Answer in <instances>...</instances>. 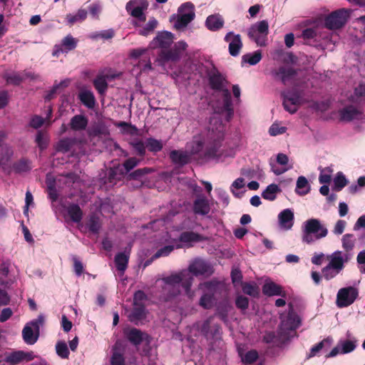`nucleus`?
I'll use <instances>...</instances> for the list:
<instances>
[{
	"label": "nucleus",
	"instance_id": "bb28decb",
	"mask_svg": "<svg viewBox=\"0 0 365 365\" xmlns=\"http://www.w3.org/2000/svg\"><path fill=\"white\" fill-rule=\"evenodd\" d=\"M130 322L138 325L146 317L144 304H133V308L128 316Z\"/></svg>",
	"mask_w": 365,
	"mask_h": 365
},
{
	"label": "nucleus",
	"instance_id": "393cba45",
	"mask_svg": "<svg viewBox=\"0 0 365 365\" xmlns=\"http://www.w3.org/2000/svg\"><path fill=\"white\" fill-rule=\"evenodd\" d=\"M170 158L174 164L183 166L190 162L191 155L188 150H173L170 153Z\"/></svg>",
	"mask_w": 365,
	"mask_h": 365
},
{
	"label": "nucleus",
	"instance_id": "4be33fe9",
	"mask_svg": "<svg viewBox=\"0 0 365 365\" xmlns=\"http://www.w3.org/2000/svg\"><path fill=\"white\" fill-rule=\"evenodd\" d=\"M192 211L195 215L205 216L210 211V203L204 195H198L193 201Z\"/></svg>",
	"mask_w": 365,
	"mask_h": 365
},
{
	"label": "nucleus",
	"instance_id": "f704fd0d",
	"mask_svg": "<svg viewBox=\"0 0 365 365\" xmlns=\"http://www.w3.org/2000/svg\"><path fill=\"white\" fill-rule=\"evenodd\" d=\"M114 261L117 269L120 272L121 274H123L124 272L128 267L129 253H126L125 252L118 253L115 256Z\"/></svg>",
	"mask_w": 365,
	"mask_h": 365
},
{
	"label": "nucleus",
	"instance_id": "2f4dec72",
	"mask_svg": "<svg viewBox=\"0 0 365 365\" xmlns=\"http://www.w3.org/2000/svg\"><path fill=\"white\" fill-rule=\"evenodd\" d=\"M222 284L220 282L210 280L200 283L198 288L202 290V293L215 297V294L218 292Z\"/></svg>",
	"mask_w": 365,
	"mask_h": 365
},
{
	"label": "nucleus",
	"instance_id": "c85d7f7f",
	"mask_svg": "<svg viewBox=\"0 0 365 365\" xmlns=\"http://www.w3.org/2000/svg\"><path fill=\"white\" fill-rule=\"evenodd\" d=\"M221 92L222 96V111L226 113V120L230 121L234 115L231 94L227 88Z\"/></svg>",
	"mask_w": 365,
	"mask_h": 365
},
{
	"label": "nucleus",
	"instance_id": "1a4fd4ad",
	"mask_svg": "<svg viewBox=\"0 0 365 365\" xmlns=\"http://www.w3.org/2000/svg\"><path fill=\"white\" fill-rule=\"evenodd\" d=\"M83 147V143L81 140L75 138H65L58 142L56 150L63 153L71 152L73 156H78L85 154Z\"/></svg>",
	"mask_w": 365,
	"mask_h": 365
},
{
	"label": "nucleus",
	"instance_id": "aec40b11",
	"mask_svg": "<svg viewBox=\"0 0 365 365\" xmlns=\"http://www.w3.org/2000/svg\"><path fill=\"white\" fill-rule=\"evenodd\" d=\"M207 76L209 84L212 90L222 91L227 89L225 88V78L215 68L207 73Z\"/></svg>",
	"mask_w": 365,
	"mask_h": 365
},
{
	"label": "nucleus",
	"instance_id": "4d7b16f0",
	"mask_svg": "<svg viewBox=\"0 0 365 365\" xmlns=\"http://www.w3.org/2000/svg\"><path fill=\"white\" fill-rule=\"evenodd\" d=\"M215 300L214 297L202 293L199 301V304L205 309H210L213 307Z\"/></svg>",
	"mask_w": 365,
	"mask_h": 365
},
{
	"label": "nucleus",
	"instance_id": "412c9836",
	"mask_svg": "<svg viewBox=\"0 0 365 365\" xmlns=\"http://www.w3.org/2000/svg\"><path fill=\"white\" fill-rule=\"evenodd\" d=\"M147 51V49L136 48L133 49L130 52V57L133 58L137 59L143 56V58L140 61H139L138 63V67L139 68L141 72H148L152 70V66L149 57L148 56L145 55Z\"/></svg>",
	"mask_w": 365,
	"mask_h": 365
},
{
	"label": "nucleus",
	"instance_id": "8fccbe9b",
	"mask_svg": "<svg viewBox=\"0 0 365 365\" xmlns=\"http://www.w3.org/2000/svg\"><path fill=\"white\" fill-rule=\"evenodd\" d=\"M347 183L348 180L345 175L341 172H339L334 178V189L336 191H340L347 185Z\"/></svg>",
	"mask_w": 365,
	"mask_h": 365
},
{
	"label": "nucleus",
	"instance_id": "20e7f679",
	"mask_svg": "<svg viewBox=\"0 0 365 365\" xmlns=\"http://www.w3.org/2000/svg\"><path fill=\"white\" fill-rule=\"evenodd\" d=\"M195 18L194 4L190 1L182 4L178 9V13L170 16V22L173 28L179 31H184L188 24Z\"/></svg>",
	"mask_w": 365,
	"mask_h": 365
},
{
	"label": "nucleus",
	"instance_id": "72a5a7b5",
	"mask_svg": "<svg viewBox=\"0 0 365 365\" xmlns=\"http://www.w3.org/2000/svg\"><path fill=\"white\" fill-rule=\"evenodd\" d=\"M88 123V118L85 115L79 114L71 118L69 126L73 130L81 131L86 128Z\"/></svg>",
	"mask_w": 365,
	"mask_h": 365
},
{
	"label": "nucleus",
	"instance_id": "13d9d810",
	"mask_svg": "<svg viewBox=\"0 0 365 365\" xmlns=\"http://www.w3.org/2000/svg\"><path fill=\"white\" fill-rule=\"evenodd\" d=\"M341 271L338 269H335L333 268V267H331L330 265L327 264L322 269V277L326 280H330L335 277H336Z\"/></svg>",
	"mask_w": 365,
	"mask_h": 365
},
{
	"label": "nucleus",
	"instance_id": "39448f33",
	"mask_svg": "<svg viewBox=\"0 0 365 365\" xmlns=\"http://www.w3.org/2000/svg\"><path fill=\"white\" fill-rule=\"evenodd\" d=\"M300 324L299 316L294 312L289 304V312L285 317L281 316V324L278 334L282 341L289 340L295 335V330Z\"/></svg>",
	"mask_w": 365,
	"mask_h": 365
},
{
	"label": "nucleus",
	"instance_id": "0eeeda50",
	"mask_svg": "<svg viewBox=\"0 0 365 365\" xmlns=\"http://www.w3.org/2000/svg\"><path fill=\"white\" fill-rule=\"evenodd\" d=\"M44 323V317L42 314L29 322H28L22 330V337L24 342L29 345L34 344L38 337L40 333V327Z\"/></svg>",
	"mask_w": 365,
	"mask_h": 365
},
{
	"label": "nucleus",
	"instance_id": "f8f14e48",
	"mask_svg": "<svg viewBox=\"0 0 365 365\" xmlns=\"http://www.w3.org/2000/svg\"><path fill=\"white\" fill-rule=\"evenodd\" d=\"M349 14V11L345 9L334 11L325 18V26L329 29H339L346 24Z\"/></svg>",
	"mask_w": 365,
	"mask_h": 365
},
{
	"label": "nucleus",
	"instance_id": "3c124183",
	"mask_svg": "<svg viewBox=\"0 0 365 365\" xmlns=\"http://www.w3.org/2000/svg\"><path fill=\"white\" fill-rule=\"evenodd\" d=\"M77 43L78 41L69 34L62 39L61 46L65 48V52L67 53L68 51L76 48L77 46Z\"/></svg>",
	"mask_w": 365,
	"mask_h": 365
},
{
	"label": "nucleus",
	"instance_id": "6ab92c4d",
	"mask_svg": "<svg viewBox=\"0 0 365 365\" xmlns=\"http://www.w3.org/2000/svg\"><path fill=\"white\" fill-rule=\"evenodd\" d=\"M302 37L306 44L318 46L321 45L319 43L320 39L327 38L328 35L326 34L322 36L318 29L309 28L302 31Z\"/></svg>",
	"mask_w": 365,
	"mask_h": 365
},
{
	"label": "nucleus",
	"instance_id": "a19ab883",
	"mask_svg": "<svg viewBox=\"0 0 365 365\" xmlns=\"http://www.w3.org/2000/svg\"><path fill=\"white\" fill-rule=\"evenodd\" d=\"M31 161L26 158H21L15 162L12 168L16 173L21 174L23 173L29 172L31 170Z\"/></svg>",
	"mask_w": 365,
	"mask_h": 365
},
{
	"label": "nucleus",
	"instance_id": "5fc2aeb1",
	"mask_svg": "<svg viewBox=\"0 0 365 365\" xmlns=\"http://www.w3.org/2000/svg\"><path fill=\"white\" fill-rule=\"evenodd\" d=\"M153 170L148 168L137 169L135 171L129 173L128 178L130 180H141L145 175L150 173Z\"/></svg>",
	"mask_w": 365,
	"mask_h": 365
},
{
	"label": "nucleus",
	"instance_id": "6e6552de",
	"mask_svg": "<svg viewBox=\"0 0 365 365\" xmlns=\"http://www.w3.org/2000/svg\"><path fill=\"white\" fill-rule=\"evenodd\" d=\"M268 33V22L262 20L252 25L248 29L247 35L257 46H264L267 44Z\"/></svg>",
	"mask_w": 365,
	"mask_h": 365
},
{
	"label": "nucleus",
	"instance_id": "ddd939ff",
	"mask_svg": "<svg viewBox=\"0 0 365 365\" xmlns=\"http://www.w3.org/2000/svg\"><path fill=\"white\" fill-rule=\"evenodd\" d=\"M199 330L207 340L217 341L221 338V327L214 322L212 316L208 317L201 324Z\"/></svg>",
	"mask_w": 365,
	"mask_h": 365
},
{
	"label": "nucleus",
	"instance_id": "774afa93",
	"mask_svg": "<svg viewBox=\"0 0 365 365\" xmlns=\"http://www.w3.org/2000/svg\"><path fill=\"white\" fill-rule=\"evenodd\" d=\"M130 144L138 155L143 157L145 155L146 143L145 144L140 140H135Z\"/></svg>",
	"mask_w": 365,
	"mask_h": 365
},
{
	"label": "nucleus",
	"instance_id": "f03ea898",
	"mask_svg": "<svg viewBox=\"0 0 365 365\" xmlns=\"http://www.w3.org/2000/svg\"><path fill=\"white\" fill-rule=\"evenodd\" d=\"M163 282L164 285L160 299L165 302H168L178 296L180 292V287L184 289L189 298L194 296V292L191 290L193 277L185 269L164 277Z\"/></svg>",
	"mask_w": 365,
	"mask_h": 365
},
{
	"label": "nucleus",
	"instance_id": "6e6d98bb",
	"mask_svg": "<svg viewBox=\"0 0 365 365\" xmlns=\"http://www.w3.org/2000/svg\"><path fill=\"white\" fill-rule=\"evenodd\" d=\"M146 148L150 152H158L163 148V143L160 140H156L153 138H149L146 140Z\"/></svg>",
	"mask_w": 365,
	"mask_h": 365
},
{
	"label": "nucleus",
	"instance_id": "dca6fc26",
	"mask_svg": "<svg viewBox=\"0 0 365 365\" xmlns=\"http://www.w3.org/2000/svg\"><path fill=\"white\" fill-rule=\"evenodd\" d=\"M353 257V253H344L340 250H336L331 255H328L327 258L329 259V265L333 267L334 269L342 271L344 264L347 263Z\"/></svg>",
	"mask_w": 365,
	"mask_h": 365
},
{
	"label": "nucleus",
	"instance_id": "a18cd8bd",
	"mask_svg": "<svg viewBox=\"0 0 365 365\" xmlns=\"http://www.w3.org/2000/svg\"><path fill=\"white\" fill-rule=\"evenodd\" d=\"M24 351H14L5 356L4 361L9 365H16L23 361Z\"/></svg>",
	"mask_w": 365,
	"mask_h": 365
},
{
	"label": "nucleus",
	"instance_id": "a878e982",
	"mask_svg": "<svg viewBox=\"0 0 365 365\" xmlns=\"http://www.w3.org/2000/svg\"><path fill=\"white\" fill-rule=\"evenodd\" d=\"M202 237L200 235L195 233L194 232H182L180 236H179V242L176 243L175 248L179 249L182 247V245L181 243H183L185 245L190 247L191 243L192 242H197L202 240Z\"/></svg>",
	"mask_w": 365,
	"mask_h": 365
},
{
	"label": "nucleus",
	"instance_id": "0e129e2a",
	"mask_svg": "<svg viewBox=\"0 0 365 365\" xmlns=\"http://www.w3.org/2000/svg\"><path fill=\"white\" fill-rule=\"evenodd\" d=\"M5 79L8 83L13 85H19L24 80V77L18 73H9L5 76Z\"/></svg>",
	"mask_w": 365,
	"mask_h": 365
},
{
	"label": "nucleus",
	"instance_id": "7ed1b4c3",
	"mask_svg": "<svg viewBox=\"0 0 365 365\" xmlns=\"http://www.w3.org/2000/svg\"><path fill=\"white\" fill-rule=\"evenodd\" d=\"M328 233L327 227L319 219H309L302 226V240L308 245L326 237Z\"/></svg>",
	"mask_w": 365,
	"mask_h": 365
},
{
	"label": "nucleus",
	"instance_id": "49530a36",
	"mask_svg": "<svg viewBox=\"0 0 365 365\" xmlns=\"http://www.w3.org/2000/svg\"><path fill=\"white\" fill-rule=\"evenodd\" d=\"M262 59V53L260 51H256L253 53H248L242 56V63H247L251 66L256 65Z\"/></svg>",
	"mask_w": 365,
	"mask_h": 365
},
{
	"label": "nucleus",
	"instance_id": "c03bdc74",
	"mask_svg": "<svg viewBox=\"0 0 365 365\" xmlns=\"http://www.w3.org/2000/svg\"><path fill=\"white\" fill-rule=\"evenodd\" d=\"M87 11L79 9L76 14H68L66 15V20L68 25H73L77 22L84 21L87 17Z\"/></svg>",
	"mask_w": 365,
	"mask_h": 365
},
{
	"label": "nucleus",
	"instance_id": "a211bd4d",
	"mask_svg": "<svg viewBox=\"0 0 365 365\" xmlns=\"http://www.w3.org/2000/svg\"><path fill=\"white\" fill-rule=\"evenodd\" d=\"M224 40L229 43L228 50L230 54L234 57L239 56L243 46L241 36L230 31L225 35Z\"/></svg>",
	"mask_w": 365,
	"mask_h": 365
},
{
	"label": "nucleus",
	"instance_id": "ea45409f",
	"mask_svg": "<svg viewBox=\"0 0 365 365\" xmlns=\"http://www.w3.org/2000/svg\"><path fill=\"white\" fill-rule=\"evenodd\" d=\"M66 210L73 222L78 223L81 221L83 212L78 205L71 203L68 205Z\"/></svg>",
	"mask_w": 365,
	"mask_h": 365
},
{
	"label": "nucleus",
	"instance_id": "cd10ccee",
	"mask_svg": "<svg viewBox=\"0 0 365 365\" xmlns=\"http://www.w3.org/2000/svg\"><path fill=\"white\" fill-rule=\"evenodd\" d=\"M125 334L129 341L135 346L140 344L144 340L149 341V336L136 328H132Z\"/></svg>",
	"mask_w": 365,
	"mask_h": 365
},
{
	"label": "nucleus",
	"instance_id": "f3484780",
	"mask_svg": "<svg viewBox=\"0 0 365 365\" xmlns=\"http://www.w3.org/2000/svg\"><path fill=\"white\" fill-rule=\"evenodd\" d=\"M187 44L184 41L177 42L173 48L168 51H163L160 56L163 60L175 61L179 60L186 50Z\"/></svg>",
	"mask_w": 365,
	"mask_h": 365
},
{
	"label": "nucleus",
	"instance_id": "473e14b6",
	"mask_svg": "<svg viewBox=\"0 0 365 365\" xmlns=\"http://www.w3.org/2000/svg\"><path fill=\"white\" fill-rule=\"evenodd\" d=\"M143 24V23H140V26L134 27L136 29L139 35L147 36L153 33L158 22L154 17H151L144 26Z\"/></svg>",
	"mask_w": 365,
	"mask_h": 365
},
{
	"label": "nucleus",
	"instance_id": "58836bf2",
	"mask_svg": "<svg viewBox=\"0 0 365 365\" xmlns=\"http://www.w3.org/2000/svg\"><path fill=\"white\" fill-rule=\"evenodd\" d=\"M262 292L267 296H283L282 287L272 282L265 283Z\"/></svg>",
	"mask_w": 365,
	"mask_h": 365
},
{
	"label": "nucleus",
	"instance_id": "9d476101",
	"mask_svg": "<svg viewBox=\"0 0 365 365\" xmlns=\"http://www.w3.org/2000/svg\"><path fill=\"white\" fill-rule=\"evenodd\" d=\"M283 98V106L290 113H294L299 106L304 103L302 94L295 90H289L282 92Z\"/></svg>",
	"mask_w": 365,
	"mask_h": 365
},
{
	"label": "nucleus",
	"instance_id": "5701e85b",
	"mask_svg": "<svg viewBox=\"0 0 365 365\" xmlns=\"http://www.w3.org/2000/svg\"><path fill=\"white\" fill-rule=\"evenodd\" d=\"M339 120L343 122H350L362 118V111L354 106H348L339 110Z\"/></svg>",
	"mask_w": 365,
	"mask_h": 365
},
{
	"label": "nucleus",
	"instance_id": "79ce46f5",
	"mask_svg": "<svg viewBox=\"0 0 365 365\" xmlns=\"http://www.w3.org/2000/svg\"><path fill=\"white\" fill-rule=\"evenodd\" d=\"M281 191L279 185L272 183L269 185L262 192V197L267 200L273 201L276 199L277 195L281 192Z\"/></svg>",
	"mask_w": 365,
	"mask_h": 365
},
{
	"label": "nucleus",
	"instance_id": "2eb2a0df",
	"mask_svg": "<svg viewBox=\"0 0 365 365\" xmlns=\"http://www.w3.org/2000/svg\"><path fill=\"white\" fill-rule=\"evenodd\" d=\"M270 73L276 81H281L284 85L292 81L297 76L295 69L290 66H282L278 68H273Z\"/></svg>",
	"mask_w": 365,
	"mask_h": 365
},
{
	"label": "nucleus",
	"instance_id": "9b49d317",
	"mask_svg": "<svg viewBox=\"0 0 365 365\" xmlns=\"http://www.w3.org/2000/svg\"><path fill=\"white\" fill-rule=\"evenodd\" d=\"M359 296V291L354 287H346L339 289L336 304L339 308H344L352 304Z\"/></svg>",
	"mask_w": 365,
	"mask_h": 365
},
{
	"label": "nucleus",
	"instance_id": "423d86ee",
	"mask_svg": "<svg viewBox=\"0 0 365 365\" xmlns=\"http://www.w3.org/2000/svg\"><path fill=\"white\" fill-rule=\"evenodd\" d=\"M148 2L146 0H130L125 5L128 13L135 18L131 22L133 26H140V23L146 21V15L144 13L148 9Z\"/></svg>",
	"mask_w": 365,
	"mask_h": 365
},
{
	"label": "nucleus",
	"instance_id": "de8ad7c7",
	"mask_svg": "<svg viewBox=\"0 0 365 365\" xmlns=\"http://www.w3.org/2000/svg\"><path fill=\"white\" fill-rule=\"evenodd\" d=\"M331 343V339H330L329 338L325 339L322 340V341L317 343V344H315L314 346H313L311 348L310 352L308 355V358H311V357H314V356H317L319 353V351L324 348V346L326 345L329 346Z\"/></svg>",
	"mask_w": 365,
	"mask_h": 365
},
{
	"label": "nucleus",
	"instance_id": "603ef678",
	"mask_svg": "<svg viewBox=\"0 0 365 365\" xmlns=\"http://www.w3.org/2000/svg\"><path fill=\"white\" fill-rule=\"evenodd\" d=\"M57 355L61 359H68L70 354L68 346L65 341H58L56 344Z\"/></svg>",
	"mask_w": 365,
	"mask_h": 365
},
{
	"label": "nucleus",
	"instance_id": "7c9ffc66",
	"mask_svg": "<svg viewBox=\"0 0 365 365\" xmlns=\"http://www.w3.org/2000/svg\"><path fill=\"white\" fill-rule=\"evenodd\" d=\"M224 24V19L219 14L208 16L205 21V26L211 31H219L223 27Z\"/></svg>",
	"mask_w": 365,
	"mask_h": 365
},
{
	"label": "nucleus",
	"instance_id": "680f3d73",
	"mask_svg": "<svg viewBox=\"0 0 365 365\" xmlns=\"http://www.w3.org/2000/svg\"><path fill=\"white\" fill-rule=\"evenodd\" d=\"M215 191L222 207H226L230 202V197L227 192L222 188H215Z\"/></svg>",
	"mask_w": 365,
	"mask_h": 365
},
{
	"label": "nucleus",
	"instance_id": "4468645a",
	"mask_svg": "<svg viewBox=\"0 0 365 365\" xmlns=\"http://www.w3.org/2000/svg\"><path fill=\"white\" fill-rule=\"evenodd\" d=\"M192 277L193 276H210L214 272L210 263L205 259L197 258L192 261L186 269Z\"/></svg>",
	"mask_w": 365,
	"mask_h": 365
},
{
	"label": "nucleus",
	"instance_id": "e433bc0d",
	"mask_svg": "<svg viewBox=\"0 0 365 365\" xmlns=\"http://www.w3.org/2000/svg\"><path fill=\"white\" fill-rule=\"evenodd\" d=\"M356 237L353 234H345L341 237V247L344 253H353L356 244Z\"/></svg>",
	"mask_w": 365,
	"mask_h": 365
},
{
	"label": "nucleus",
	"instance_id": "69168bd1",
	"mask_svg": "<svg viewBox=\"0 0 365 365\" xmlns=\"http://www.w3.org/2000/svg\"><path fill=\"white\" fill-rule=\"evenodd\" d=\"M108 134V128L103 124H98L92 128L90 131V135L101 136Z\"/></svg>",
	"mask_w": 365,
	"mask_h": 365
},
{
	"label": "nucleus",
	"instance_id": "864d4df0",
	"mask_svg": "<svg viewBox=\"0 0 365 365\" xmlns=\"http://www.w3.org/2000/svg\"><path fill=\"white\" fill-rule=\"evenodd\" d=\"M242 292L251 297H255L259 295L258 287L253 283L244 282L242 283Z\"/></svg>",
	"mask_w": 365,
	"mask_h": 365
},
{
	"label": "nucleus",
	"instance_id": "4c0bfd02",
	"mask_svg": "<svg viewBox=\"0 0 365 365\" xmlns=\"http://www.w3.org/2000/svg\"><path fill=\"white\" fill-rule=\"evenodd\" d=\"M78 98L88 108H93L96 104L95 96L91 91L85 90L79 93Z\"/></svg>",
	"mask_w": 365,
	"mask_h": 365
},
{
	"label": "nucleus",
	"instance_id": "052dcab7",
	"mask_svg": "<svg viewBox=\"0 0 365 365\" xmlns=\"http://www.w3.org/2000/svg\"><path fill=\"white\" fill-rule=\"evenodd\" d=\"M341 351L340 354H348L353 351L356 345L354 341L350 340H345L340 342Z\"/></svg>",
	"mask_w": 365,
	"mask_h": 365
},
{
	"label": "nucleus",
	"instance_id": "09e8293b",
	"mask_svg": "<svg viewBox=\"0 0 365 365\" xmlns=\"http://www.w3.org/2000/svg\"><path fill=\"white\" fill-rule=\"evenodd\" d=\"M86 226L91 232L93 234L98 233L101 228L99 218L95 215H91L88 218Z\"/></svg>",
	"mask_w": 365,
	"mask_h": 365
},
{
	"label": "nucleus",
	"instance_id": "e2e57ef3",
	"mask_svg": "<svg viewBox=\"0 0 365 365\" xmlns=\"http://www.w3.org/2000/svg\"><path fill=\"white\" fill-rule=\"evenodd\" d=\"M245 187V180L242 178H237L230 186V192L237 197H240V194L236 192V190L242 189Z\"/></svg>",
	"mask_w": 365,
	"mask_h": 365
},
{
	"label": "nucleus",
	"instance_id": "37998d69",
	"mask_svg": "<svg viewBox=\"0 0 365 365\" xmlns=\"http://www.w3.org/2000/svg\"><path fill=\"white\" fill-rule=\"evenodd\" d=\"M93 83L96 91L101 95L105 94L108 90V81L102 73H100L97 75V76L93 80Z\"/></svg>",
	"mask_w": 365,
	"mask_h": 365
},
{
	"label": "nucleus",
	"instance_id": "c9c22d12",
	"mask_svg": "<svg viewBox=\"0 0 365 365\" xmlns=\"http://www.w3.org/2000/svg\"><path fill=\"white\" fill-rule=\"evenodd\" d=\"M310 190V185L307 179L304 176H299L297 180L295 192L300 196H304L308 194Z\"/></svg>",
	"mask_w": 365,
	"mask_h": 365
},
{
	"label": "nucleus",
	"instance_id": "f257e3e1",
	"mask_svg": "<svg viewBox=\"0 0 365 365\" xmlns=\"http://www.w3.org/2000/svg\"><path fill=\"white\" fill-rule=\"evenodd\" d=\"M225 126L221 119L212 117L210 124L200 135L194 136L192 140L187 143L186 148L189 153L197 155L200 153L205 158H214L217 153L225 137Z\"/></svg>",
	"mask_w": 365,
	"mask_h": 365
},
{
	"label": "nucleus",
	"instance_id": "338daca9",
	"mask_svg": "<svg viewBox=\"0 0 365 365\" xmlns=\"http://www.w3.org/2000/svg\"><path fill=\"white\" fill-rule=\"evenodd\" d=\"M140 163V160L135 157H132L125 160L123 163V166L124 167L126 173H129L131 170L138 166Z\"/></svg>",
	"mask_w": 365,
	"mask_h": 365
},
{
	"label": "nucleus",
	"instance_id": "c756f323",
	"mask_svg": "<svg viewBox=\"0 0 365 365\" xmlns=\"http://www.w3.org/2000/svg\"><path fill=\"white\" fill-rule=\"evenodd\" d=\"M173 36L171 32L163 31L158 34L152 41L153 46H159L163 48H168L173 43Z\"/></svg>",
	"mask_w": 365,
	"mask_h": 365
},
{
	"label": "nucleus",
	"instance_id": "b1692460",
	"mask_svg": "<svg viewBox=\"0 0 365 365\" xmlns=\"http://www.w3.org/2000/svg\"><path fill=\"white\" fill-rule=\"evenodd\" d=\"M294 212L289 208L283 210L278 215L279 226L282 230H291L294 225Z\"/></svg>",
	"mask_w": 365,
	"mask_h": 365
},
{
	"label": "nucleus",
	"instance_id": "bf43d9fd",
	"mask_svg": "<svg viewBox=\"0 0 365 365\" xmlns=\"http://www.w3.org/2000/svg\"><path fill=\"white\" fill-rule=\"evenodd\" d=\"M259 357L258 352L255 349H252L248 351H247L242 356V361L245 364H251L254 362H255Z\"/></svg>",
	"mask_w": 365,
	"mask_h": 365
}]
</instances>
